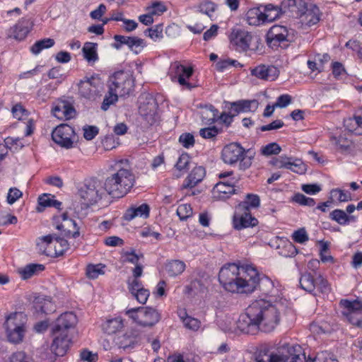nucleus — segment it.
<instances>
[{
  "label": "nucleus",
  "instance_id": "f257e3e1",
  "mask_svg": "<svg viewBox=\"0 0 362 362\" xmlns=\"http://www.w3.org/2000/svg\"><path fill=\"white\" fill-rule=\"evenodd\" d=\"M218 280L226 290L232 293H250L259 288L267 293L273 286L269 278L260 277L252 266L240 267L235 263L224 265L221 269Z\"/></svg>",
  "mask_w": 362,
  "mask_h": 362
},
{
  "label": "nucleus",
  "instance_id": "f03ea898",
  "mask_svg": "<svg viewBox=\"0 0 362 362\" xmlns=\"http://www.w3.org/2000/svg\"><path fill=\"white\" fill-rule=\"evenodd\" d=\"M114 171L104 182V189L113 198H121L126 195L134 184V175L128 160L122 159L111 165Z\"/></svg>",
  "mask_w": 362,
  "mask_h": 362
},
{
  "label": "nucleus",
  "instance_id": "7ed1b4c3",
  "mask_svg": "<svg viewBox=\"0 0 362 362\" xmlns=\"http://www.w3.org/2000/svg\"><path fill=\"white\" fill-rule=\"evenodd\" d=\"M255 313L252 316H257L259 329L264 332L272 331L280 320V304H272L264 299L253 302Z\"/></svg>",
  "mask_w": 362,
  "mask_h": 362
},
{
  "label": "nucleus",
  "instance_id": "20e7f679",
  "mask_svg": "<svg viewBox=\"0 0 362 362\" xmlns=\"http://www.w3.org/2000/svg\"><path fill=\"white\" fill-rule=\"evenodd\" d=\"M283 7L285 12L299 18L302 25L310 27L320 21V9L314 5L308 4L303 0H284Z\"/></svg>",
  "mask_w": 362,
  "mask_h": 362
},
{
  "label": "nucleus",
  "instance_id": "39448f33",
  "mask_svg": "<svg viewBox=\"0 0 362 362\" xmlns=\"http://www.w3.org/2000/svg\"><path fill=\"white\" fill-rule=\"evenodd\" d=\"M249 150H245L238 143H230L223 147L221 158L225 163L235 165L239 162V169L245 170L252 165V156H247Z\"/></svg>",
  "mask_w": 362,
  "mask_h": 362
},
{
  "label": "nucleus",
  "instance_id": "423d86ee",
  "mask_svg": "<svg viewBox=\"0 0 362 362\" xmlns=\"http://www.w3.org/2000/svg\"><path fill=\"white\" fill-rule=\"evenodd\" d=\"M26 315L23 313H11L5 322L8 340L13 344L23 341L26 332Z\"/></svg>",
  "mask_w": 362,
  "mask_h": 362
},
{
  "label": "nucleus",
  "instance_id": "0eeeda50",
  "mask_svg": "<svg viewBox=\"0 0 362 362\" xmlns=\"http://www.w3.org/2000/svg\"><path fill=\"white\" fill-rule=\"evenodd\" d=\"M293 40L292 30L280 25H273L266 35V42L272 49L278 47L286 49Z\"/></svg>",
  "mask_w": 362,
  "mask_h": 362
},
{
  "label": "nucleus",
  "instance_id": "6e6552de",
  "mask_svg": "<svg viewBox=\"0 0 362 362\" xmlns=\"http://www.w3.org/2000/svg\"><path fill=\"white\" fill-rule=\"evenodd\" d=\"M108 88L119 96L129 95L134 87L132 76L124 71L115 72L108 79Z\"/></svg>",
  "mask_w": 362,
  "mask_h": 362
},
{
  "label": "nucleus",
  "instance_id": "1a4fd4ad",
  "mask_svg": "<svg viewBox=\"0 0 362 362\" xmlns=\"http://www.w3.org/2000/svg\"><path fill=\"white\" fill-rule=\"evenodd\" d=\"M126 314L143 327H152L160 319V314L158 310L151 307L131 308L126 311Z\"/></svg>",
  "mask_w": 362,
  "mask_h": 362
},
{
  "label": "nucleus",
  "instance_id": "9d476101",
  "mask_svg": "<svg viewBox=\"0 0 362 362\" xmlns=\"http://www.w3.org/2000/svg\"><path fill=\"white\" fill-rule=\"evenodd\" d=\"M193 73L192 67L184 66L179 62L171 63L168 71V74L173 81H177L180 86H184L188 90L197 86L196 83L187 81V79H189Z\"/></svg>",
  "mask_w": 362,
  "mask_h": 362
},
{
  "label": "nucleus",
  "instance_id": "9b49d317",
  "mask_svg": "<svg viewBox=\"0 0 362 362\" xmlns=\"http://www.w3.org/2000/svg\"><path fill=\"white\" fill-rule=\"evenodd\" d=\"M305 355L300 345L283 347L269 355V362H305Z\"/></svg>",
  "mask_w": 362,
  "mask_h": 362
},
{
  "label": "nucleus",
  "instance_id": "f8f14e48",
  "mask_svg": "<svg viewBox=\"0 0 362 362\" xmlns=\"http://www.w3.org/2000/svg\"><path fill=\"white\" fill-rule=\"evenodd\" d=\"M100 182L95 178L86 180L83 185L78 189V196L83 201V204L87 206L93 205L100 198L99 188Z\"/></svg>",
  "mask_w": 362,
  "mask_h": 362
},
{
  "label": "nucleus",
  "instance_id": "ddd939ff",
  "mask_svg": "<svg viewBox=\"0 0 362 362\" xmlns=\"http://www.w3.org/2000/svg\"><path fill=\"white\" fill-rule=\"evenodd\" d=\"M76 137L74 129L66 124L57 126L52 133V140L61 147L71 148Z\"/></svg>",
  "mask_w": 362,
  "mask_h": 362
},
{
  "label": "nucleus",
  "instance_id": "4468645a",
  "mask_svg": "<svg viewBox=\"0 0 362 362\" xmlns=\"http://www.w3.org/2000/svg\"><path fill=\"white\" fill-rule=\"evenodd\" d=\"M53 221L56 228L65 237L76 238L79 236V227L75 221L68 218L66 213L61 217H54Z\"/></svg>",
  "mask_w": 362,
  "mask_h": 362
},
{
  "label": "nucleus",
  "instance_id": "2eb2a0df",
  "mask_svg": "<svg viewBox=\"0 0 362 362\" xmlns=\"http://www.w3.org/2000/svg\"><path fill=\"white\" fill-rule=\"evenodd\" d=\"M101 85L102 81L98 76L86 77L78 83V93L87 99L94 98L100 92Z\"/></svg>",
  "mask_w": 362,
  "mask_h": 362
},
{
  "label": "nucleus",
  "instance_id": "dca6fc26",
  "mask_svg": "<svg viewBox=\"0 0 362 362\" xmlns=\"http://www.w3.org/2000/svg\"><path fill=\"white\" fill-rule=\"evenodd\" d=\"M252 34L243 29H233L230 35V43L238 52H245L250 48Z\"/></svg>",
  "mask_w": 362,
  "mask_h": 362
},
{
  "label": "nucleus",
  "instance_id": "f3484780",
  "mask_svg": "<svg viewBox=\"0 0 362 362\" xmlns=\"http://www.w3.org/2000/svg\"><path fill=\"white\" fill-rule=\"evenodd\" d=\"M255 314V305L253 303L246 309V313L240 316L238 320V327L243 332L252 334L259 329L257 316H252Z\"/></svg>",
  "mask_w": 362,
  "mask_h": 362
},
{
  "label": "nucleus",
  "instance_id": "a211bd4d",
  "mask_svg": "<svg viewBox=\"0 0 362 362\" xmlns=\"http://www.w3.org/2000/svg\"><path fill=\"white\" fill-rule=\"evenodd\" d=\"M157 108L158 104L156 101L150 98L146 99V101L140 103L139 112L148 124L153 125L158 119Z\"/></svg>",
  "mask_w": 362,
  "mask_h": 362
},
{
  "label": "nucleus",
  "instance_id": "6ab92c4d",
  "mask_svg": "<svg viewBox=\"0 0 362 362\" xmlns=\"http://www.w3.org/2000/svg\"><path fill=\"white\" fill-rule=\"evenodd\" d=\"M257 223V219L252 216L250 211H240L238 207H235L233 218V224L235 229L240 230L246 228L254 227Z\"/></svg>",
  "mask_w": 362,
  "mask_h": 362
},
{
  "label": "nucleus",
  "instance_id": "aec40b11",
  "mask_svg": "<svg viewBox=\"0 0 362 362\" xmlns=\"http://www.w3.org/2000/svg\"><path fill=\"white\" fill-rule=\"evenodd\" d=\"M77 322V317L71 312H67L62 314L56 320L52 327L53 334H66V332L71 327H73Z\"/></svg>",
  "mask_w": 362,
  "mask_h": 362
},
{
  "label": "nucleus",
  "instance_id": "412c9836",
  "mask_svg": "<svg viewBox=\"0 0 362 362\" xmlns=\"http://www.w3.org/2000/svg\"><path fill=\"white\" fill-rule=\"evenodd\" d=\"M33 23L30 18H22L8 30V35L18 40H24L33 28Z\"/></svg>",
  "mask_w": 362,
  "mask_h": 362
},
{
  "label": "nucleus",
  "instance_id": "4be33fe9",
  "mask_svg": "<svg viewBox=\"0 0 362 362\" xmlns=\"http://www.w3.org/2000/svg\"><path fill=\"white\" fill-rule=\"evenodd\" d=\"M275 14H264L258 8H250L246 13L247 21L250 25H259L268 21L271 22L278 18L277 9H274Z\"/></svg>",
  "mask_w": 362,
  "mask_h": 362
},
{
  "label": "nucleus",
  "instance_id": "5701e85b",
  "mask_svg": "<svg viewBox=\"0 0 362 362\" xmlns=\"http://www.w3.org/2000/svg\"><path fill=\"white\" fill-rule=\"evenodd\" d=\"M250 74L261 80L272 81L279 76V70L274 66L259 64L250 69Z\"/></svg>",
  "mask_w": 362,
  "mask_h": 362
},
{
  "label": "nucleus",
  "instance_id": "b1692460",
  "mask_svg": "<svg viewBox=\"0 0 362 362\" xmlns=\"http://www.w3.org/2000/svg\"><path fill=\"white\" fill-rule=\"evenodd\" d=\"M128 288L132 295L140 303L144 304L149 297L150 292L143 287L141 281L139 280L127 281Z\"/></svg>",
  "mask_w": 362,
  "mask_h": 362
},
{
  "label": "nucleus",
  "instance_id": "393cba45",
  "mask_svg": "<svg viewBox=\"0 0 362 362\" xmlns=\"http://www.w3.org/2000/svg\"><path fill=\"white\" fill-rule=\"evenodd\" d=\"M139 341V332L137 330L131 329L120 336L117 343L119 348L124 350H129L138 345Z\"/></svg>",
  "mask_w": 362,
  "mask_h": 362
},
{
  "label": "nucleus",
  "instance_id": "a878e982",
  "mask_svg": "<svg viewBox=\"0 0 362 362\" xmlns=\"http://www.w3.org/2000/svg\"><path fill=\"white\" fill-rule=\"evenodd\" d=\"M54 338L51 345V351L57 356H63L69 348L71 343L67 334H54Z\"/></svg>",
  "mask_w": 362,
  "mask_h": 362
},
{
  "label": "nucleus",
  "instance_id": "bb28decb",
  "mask_svg": "<svg viewBox=\"0 0 362 362\" xmlns=\"http://www.w3.org/2000/svg\"><path fill=\"white\" fill-rule=\"evenodd\" d=\"M230 113L234 112L235 116L240 112H255L258 107L256 100H241L230 103Z\"/></svg>",
  "mask_w": 362,
  "mask_h": 362
},
{
  "label": "nucleus",
  "instance_id": "cd10ccee",
  "mask_svg": "<svg viewBox=\"0 0 362 362\" xmlns=\"http://www.w3.org/2000/svg\"><path fill=\"white\" fill-rule=\"evenodd\" d=\"M202 122L205 125H211L218 120V110L211 104L200 105Z\"/></svg>",
  "mask_w": 362,
  "mask_h": 362
},
{
  "label": "nucleus",
  "instance_id": "c85d7f7f",
  "mask_svg": "<svg viewBox=\"0 0 362 362\" xmlns=\"http://www.w3.org/2000/svg\"><path fill=\"white\" fill-rule=\"evenodd\" d=\"M206 174L205 169L202 166H197L191 171L183 183L184 188H192L200 182Z\"/></svg>",
  "mask_w": 362,
  "mask_h": 362
},
{
  "label": "nucleus",
  "instance_id": "c756f323",
  "mask_svg": "<svg viewBox=\"0 0 362 362\" xmlns=\"http://www.w3.org/2000/svg\"><path fill=\"white\" fill-rule=\"evenodd\" d=\"M56 235H47L38 238L37 247L39 251L47 256H52V247Z\"/></svg>",
  "mask_w": 362,
  "mask_h": 362
},
{
  "label": "nucleus",
  "instance_id": "7c9ffc66",
  "mask_svg": "<svg viewBox=\"0 0 362 362\" xmlns=\"http://www.w3.org/2000/svg\"><path fill=\"white\" fill-rule=\"evenodd\" d=\"M150 208L148 204H142L137 207H132L127 210L124 215L126 221H132L137 216L147 218L149 216Z\"/></svg>",
  "mask_w": 362,
  "mask_h": 362
},
{
  "label": "nucleus",
  "instance_id": "2f4dec72",
  "mask_svg": "<svg viewBox=\"0 0 362 362\" xmlns=\"http://www.w3.org/2000/svg\"><path fill=\"white\" fill-rule=\"evenodd\" d=\"M98 44L87 42L82 48L83 56L88 64H93L98 60Z\"/></svg>",
  "mask_w": 362,
  "mask_h": 362
},
{
  "label": "nucleus",
  "instance_id": "473e14b6",
  "mask_svg": "<svg viewBox=\"0 0 362 362\" xmlns=\"http://www.w3.org/2000/svg\"><path fill=\"white\" fill-rule=\"evenodd\" d=\"M344 126L349 132L362 135V115L344 119Z\"/></svg>",
  "mask_w": 362,
  "mask_h": 362
},
{
  "label": "nucleus",
  "instance_id": "72a5a7b5",
  "mask_svg": "<svg viewBox=\"0 0 362 362\" xmlns=\"http://www.w3.org/2000/svg\"><path fill=\"white\" fill-rule=\"evenodd\" d=\"M45 269V266L41 264H29L18 270L22 279L27 280L39 274Z\"/></svg>",
  "mask_w": 362,
  "mask_h": 362
},
{
  "label": "nucleus",
  "instance_id": "f704fd0d",
  "mask_svg": "<svg viewBox=\"0 0 362 362\" xmlns=\"http://www.w3.org/2000/svg\"><path fill=\"white\" fill-rule=\"evenodd\" d=\"M340 305L344 308L342 312L343 315L358 314L360 315L362 312V302L358 300H349L342 299L340 301Z\"/></svg>",
  "mask_w": 362,
  "mask_h": 362
},
{
  "label": "nucleus",
  "instance_id": "c9c22d12",
  "mask_svg": "<svg viewBox=\"0 0 362 362\" xmlns=\"http://www.w3.org/2000/svg\"><path fill=\"white\" fill-rule=\"evenodd\" d=\"M53 114L55 117L66 119H71L75 115L74 108L69 104L62 103L55 106L53 110Z\"/></svg>",
  "mask_w": 362,
  "mask_h": 362
},
{
  "label": "nucleus",
  "instance_id": "e433bc0d",
  "mask_svg": "<svg viewBox=\"0 0 362 362\" xmlns=\"http://www.w3.org/2000/svg\"><path fill=\"white\" fill-rule=\"evenodd\" d=\"M299 284L302 289L316 295L315 293L316 290V278H314L310 273L305 272L303 274L299 279Z\"/></svg>",
  "mask_w": 362,
  "mask_h": 362
},
{
  "label": "nucleus",
  "instance_id": "4c0bfd02",
  "mask_svg": "<svg viewBox=\"0 0 362 362\" xmlns=\"http://www.w3.org/2000/svg\"><path fill=\"white\" fill-rule=\"evenodd\" d=\"M259 204L260 199L258 195L254 194H247L246 195L245 199L240 202L236 207H238L240 211L246 210L247 211H250V209L258 208Z\"/></svg>",
  "mask_w": 362,
  "mask_h": 362
},
{
  "label": "nucleus",
  "instance_id": "58836bf2",
  "mask_svg": "<svg viewBox=\"0 0 362 362\" xmlns=\"http://www.w3.org/2000/svg\"><path fill=\"white\" fill-rule=\"evenodd\" d=\"M186 265L183 261L173 259L165 264V270L170 276H176L181 274L185 269Z\"/></svg>",
  "mask_w": 362,
  "mask_h": 362
},
{
  "label": "nucleus",
  "instance_id": "ea45409f",
  "mask_svg": "<svg viewBox=\"0 0 362 362\" xmlns=\"http://www.w3.org/2000/svg\"><path fill=\"white\" fill-rule=\"evenodd\" d=\"M329 218L340 225H346L355 220L354 216H348L341 209H335L329 214Z\"/></svg>",
  "mask_w": 362,
  "mask_h": 362
},
{
  "label": "nucleus",
  "instance_id": "a19ab883",
  "mask_svg": "<svg viewBox=\"0 0 362 362\" xmlns=\"http://www.w3.org/2000/svg\"><path fill=\"white\" fill-rule=\"evenodd\" d=\"M123 321L120 318H114L107 320L103 327V329L107 334H112L123 328Z\"/></svg>",
  "mask_w": 362,
  "mask_h": 362
},
{
  "label": "nucleus",
  "instance_id": "79ce46f5",
  "mask_svg": "<svg viewBox=\"0 0 362 362\" xmlns=\"http://www.w3.org/2000/svg\"><path fill=\"white\" fill-rule=\"evenodd\" d=\"M52 256H62L69 250V243L64 238L56 237L53 245Z\"/></svg>",
  "mask_w": 362,
  "mask_h": 362
},
{
  "label": "nucleus",
  "instance_id": "37998d69",
  "mask_svg": "<svg viewBox=\"0 0 362 362\" xmlns=\"http://www.w3.org/2000/svg\"><path fill=\"white\" fill-rule=\"evenodd\" d=\"M180 317L186 328L192 330H197L200 327V321L197 318L188 316L186 312L180 313Z\"/></svg>",
  "mask_w": 362,
  "mask_h": 362
},
{
  "label": "nucleus",
  "instance_id": "c03bdc74",
  "mask_svg": "<svg viewBox=\"0 0 362 362\" xmlns=\"http://www.w3.org/2000/svg\"><path fill=\"white\" fill-rule=\"evenodd\" d=\"M54 45V40L51 38H45L37 41L31 47L30 51L35 54H39L42 49L50 48Z\"/></svg>",
  "mask_w": 362,
  "mask_h": 362
},
{
  "label": "nucleus",
  "instance_id": "a18cd8bd",
  "mask_svg": "<svg viewBox=\"0 0 362 362\" xmlns=\"http://www.w3.org/2000/svg\"><path fill=\"white\" fill-rule=\"evenodd\" d=\"M216 4L209 0L203 1L197 6V11L199 13L206 14L209 17H211L212 13L216 11Z\"/></svg>",
  "mask_w": 362,
  "mask_h": 362
},
{
  "label": "nucleus",
  "instance_id": "49530a36",
  "mask_svg": "<svg viewBox=\"0 0 362 362\" xmlns=\"http://www.w3.org/2000/svg\"><path fill=\"white\" fill-rule=\"evenodd\" d=\"M332 140L334 141V144L337 149L342 152L348 151L352 144L350 139H348L341 135L339 137H333Z\"/></svg>",
  "mask_w": 362,
  "mask_h": 362
},
{
  "label": "nucleus",
  "instance_id": "de8ad7c7",
  "mask_svg": "<svg viewBox=\"0 0 362 362\" xmlns=\"http://www.w3.org/2000/svg\"><path fill=\"white\" fill-rule=\"evenodd\" d=\"M167 10L165 4L161 1H154L150 6L146 8L147 12H150L153 16H160Z\"/></svg>",
  "mask_w": 362,
  "mask_h": 362
},
{
  "label": "nucleus",
  "instance_id": "09e8293b",
  "mask_svg": "<svg viewBox=\"0 0 362 362\" xmlns=\"http://www.w3.org/2000/svg\"><path fill=\"white\" fill-rule=\"evenodd\" d=\"M35 308L37 310H40L41 313H47L49 306H52L51 301L49 299H46L45 297L38 296L35 298Z\"/></svg>",
  "mask_w": 362,
  "mask_h": 362
},
{
  "label": "nucleus",
  "instance_id": "8fccbe9b",
  "mask_svg": "<svg viewBox=\"0 0 362 362\" xmlns=\"http://www.w3.org/2000/svg\"><path fill=\"white\" fill-rule=\"evenodd\" d=\"M105 266L99 264L96 265L90 264L87 267L86 275L89 279H95L100 274H103V269Z\"/></svg>",
  "mask_w": 362,
  "mask_h": 362
},
{
  "label": "nucleus",
  "instance_id": "3c124183",
  "mask_svg": "<svg viewBox=\"0 0 362 362\" xmlns=\"http://www.w3.org/2000/svg\"><path fill=\"white\" fill-rule=\"evenodd\" d=\"M54 196L49 194H44L38 198V206L37 211L38 212H42L46 207H51L52 201L54 199Z\"/></svg>",
  "mask_w": 362,
  "mask_h": 362
},
{
  "label": "nucleus",
  "instance_id": "603ef678",
  "mask_svg": "<svg viewBox=\"0 0 362 362\" xmlns=\"http://www.w3.org/2000/svg\"><path fill=\"white\" fill-rule=\"evenodd\" d=\"M129 44L128 47L135 54L141 52V49L145 46L144 40L138 37H131Z\"/></svg>",
  "mask_w": 362,
  "mask_h": 362
},
{
  "label": "nucleus",
  "instance_id": "864d4df0",
  "mask_svg": "<svg viewBox=\"0 0 362 362\" xmlns=\"http://www.w3.org/2000/svg\"><path fill=\"white\" fill-rule=\"evenodd\" d=\"M122 257H124V262H129L132 264H139V261L140 259L144 258V255L142 253L136 254L135 250H131V251H127L124 252Z\"/></svg>",
  "mask_w": 362,
  "mask_h": 362
},
{
  "label": "nucleus",
  "instance_id": "5fc2aeb1",
  "mask_svg": "<svg viewBox=\"0 0 362 362\" xmlns=\"http://www.w3.org/2000/svg\"><path fill=\"white\" fill-rule=\"evenodd\" d=\"M281 151V146L275 143H270L264 146H262L261 149V153L264 156H272V155H277Z\"/></svg>",
  "mask_w": 362,
  "mask_h": 362
},
{
  "label": "nucleus",
  "instance_id": "6e6d98bb",
  "mask_svg": "<svg viewBox=\"0 0 362 362\" xmlns=\"http://www.w3.org/2000/svg\"><path fill=\"white\" fill-rule=\"evenodd\" d=\"M118 97V95L113 93L108 88V92L105 96L103 102L101 105V109L104 111H106L111 105L114 104L117 101Z\"/></svg>",
  "mask_w": 362,
  "mask_h": 362
},
{
  "label": "nucleus",
  "instance_id": "4d7b16f0",
  "mask_svg": "<svg viewBox=\"0 0 362 362\" xmlns=\"http://www.w3.org/2000/svg\"><path fill=\"white\" fill-rule=\"evenodd\" d=\"M177 215L180 220H186L192 215V208L187 204H180L177 209Z\"/></svg>",
  "mask_w": 362,
  "mask_h": 362
},
{
  "label": "nucleus",
  "instance_id": "13d9d810",
  "mask_svg": "<svg viewBox=\"0 0 362 362\" xmlns=\"http://www.w3.org/2000/svg\"><path fill=\"white\" fill-rule=\"evenodd\" d=\"M215 188L220 194H233L235 192L233 182L225 183L223 182H220L216 185Z\"/></svg>",
  "mask_w": 362,
  "mask_h": 362
},
{
  "label": "nucleus",
  "instance_id": "bf43d9fd",
  "mask_svg": "<svg viewBox=\"0 0 362 362\" xmlns=\"http://www.w3.org/2000/svg\"><path fill=\"white\" fill-rule=\"evenodd\" d=\"M293 201L303 206H313L315 204L314 199L308 197L303 194L297 193L293 197Z\"/></svg>",
  "mask_w": 362,
  "mask_h": 362
},
{
  "label": "nucleus",
  "instance_id": "052dcab7",
  "mask_svg": "<svg viewBox=\"0 0 362 362\" xmlns=\"http://www.w3.org/2000/svg\"><path fill=\"white\" fill-rule=\"evenodd\" d=\"M288 170L298 174H304L307 170V168L301 160L295 159L291 161Z\"/></svg>",
  "mask_w": 362,
  "mask_h": 362
},
{
  "label": "nucleus",
  "instance_id": "680f3d73",
  "mask_svg": "<svg viewBox=\"0 0 362 362\" xmlns=\"http://www.w3.org/2000/svg\"><path fill=\"white\" fill-rule=\"evenodd\" d=\"M190 158L188 154H182L176 163L175 167L179 171L186 172L189 169Z\"/></svg>",
  "mask_w": 362,
  "mask_h": 362
},
{
  "label": "nucleus",
  "instance_id": "e2e57ef3",
  "mask_svg": "<svg viewBox=\"0 0 362 362\" xmlns=\"http://www.w3.org/2000/svg\"><path fill=\"white\" fill-rule=\"evenodd\" d=\"M316 289L321 293H328L330 291V286L327 281L321 275L316 277Z\"/></svg>",
  "mask_w": 362,
  "mask_h": 362
},
{
  "label": "nucleus",
  "instance_id": "0e129e2a",
  "mask_svg": "<svg viewBox=\"0 0 362 362\" xmlns=\"http://www.w3.org/2000/svg\"><path fill=\"white\" fill-rule=\"evenodd\" d=\"M145 34L153 40L161 38L163 37V25H156L153 28L145 30Z\"/></svg>",
  "mask_w": 362,
  "mask_h": 362
},
{
  "label": "nucleus",
  "instance_id": "69168bd1",
  "mask_svg": "<svg viewBox=\"0 0 362 362\" xmlns=\"http://www.w3.org/2000/svg\"><path fill=\"white\" fill-rule=\"evenodd\" d=\"M293 160L291 157H287L286 156H281L279 158L274 159L272 161V165H275L279 168H286L288 169L291 161Z\"/></svg>",
  "mask_w": 362,
  "mask_h": 362
},
{
  "label": "nucleus",
  "instance_id": "338daca9",
  "mask_svg": "<svg viewBox=\"0 0 362 362\" xmlns=\"http://www.w3.org/2000/svg\"><path fill=\"white\" fill-rule=\"evenodd\" d=\"M313 362H338L333 355L327 351L318 353Z\"/></svg>",
  "mask_w": 362,
  "mask_h": 362
},
{
  "label": "nucleus",
  "instance_id": "774afa93",
  "mask_svg": "<svg viewBox=\"0 0 362 362\" xmlns=\"http://www.w3.org/2000/svg\"><path fill=\"white\" fill-rule=\"evenodd\" d=\"M9 362H33L23 351H18L12 354Z\"/></svg>",
  "mask_w": 362,
  "mask_h": 362
}]
</instances>
